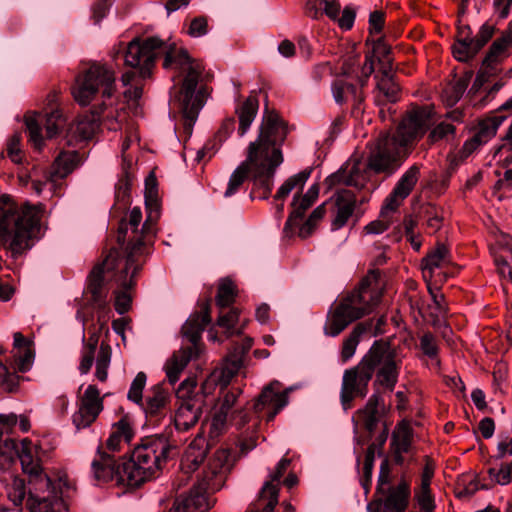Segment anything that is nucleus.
Masks as SVG:
<instances>
[{"instance_id":"obj_1","label":"nucleus","mask_w":512,"mask_h":512,"mask_svg":"<svg viewBox=\"0 0 512 512\" xmlns=\"http://www.w3.org/2000/svg\"><path fill=\"white\" fill-rule=\"evenodd\" d=\"M162 53L165 69H175L184 74L181 87L171 103L182 114L185 129L189 131L205 105L207 94L203 86L198 87L204 68L199 61L190 57L186 49L178 48L175 43L165 42L159 37H148L143 41L133 39L127 45L124 55L125 65L132 70L123 73L121 82L127 86L136 78H149L156 58Z\"/></svg>"},{"instance_id":"obj_2","label":"nucleus","mask_w":512,"mask_h":512,"mask_svg":"<svg viewBox=\"0 0 512 512\" xmlns=\"http://www.w3.org/2000/svg\"><path fill=\"white\" fill-rule=\"evenodd\" d=\"M172 448L165 435L147 436L133 448L128 460L118 464L102 447H99L91 463L93 478L98 483L115 481L117 485L140 486L157 476L169 458Z\"/></svg>"},{"instance_id":"obj_3","label":"nucleus","mask_w":512,"mask_h":512,"mask_svg":"<svg viewBox=\"0 0 512 512\" xmlns=\"http://www.w3.org/2000/svg\"><path fill=\"white\" fill-rule=\"evenodd\" d=\"M429 106L412 109L402 120L395 134L380 136L371 149L366 168L376 174L392 175L407 156V146L421 137L432 124Z\"/></svg>"},{"instance_id":"obj_4","label":"nucleus","mask_w":512,"mask_h":512,"mask_svg":"<svg viewBox=\"0 0 512 512\" xmlns=\"http://www.w3.org/2000/svg\"><path fill=\"white\" fill-rule=\"evenodd\" d=\"M378 270H371L361 280L357 289L352 291L328 314L324 333L330 337L338 336L352 322L369 314L380 301Z\"/></svg>"},{"instance_id":"obj_5","label":"nucleus","mask_w":512,"mask_h":512,"mask_svg":"<svg viewBox=\"0 0 512 512\" xmlns=\"http://www.w3.org/2000/svg\"><path fill=\"white\" fill-rule=\"evenodd\" d=\"M286 127L284 122L275 112H266L259 128L257 138L250 142L247 147L246 159L241 162L230 175L224 197L229 198L236 194L249 172L253 180L256 172L263 169V161L267 160V151L270 142H284L286 138Z\"/></svg>"},{"instance_id":"obj_6","label":"nucleus","mask_w":512,"mask_h":512,"mask_svg":"<svg viewBox=\"0 0 512 512\" xmlns=\"http://www.w3.org/2000/svg\"><path fill=\"white\" fill-rule=\"evenodd\" d=\"M41 206L25 205L18 209L13 204L0 206V238L13 256L32 247V239L40 230Z\"/></svg>"},{"instance_id":"obj_7","label":"nucleus","mask_w":512,"mask_h":512,"mask_svg":"<svg viewBox=\"0 0 512 512\" xmlns=\"http://www.w3.org/2000/svg\"><path fill=\"white\" fill-rule=\"evenodd\" d=\"M140 243L136 244L127 256H122L120 250L114 248L101 264L96 265L88 277L87 290L92 301L99 307L105 306L107 290L104 287V274L112 273V279L123 288L133 285V276L140 270L141 264L135 263V256L140 251Z\"/></svg>"},{"instance_id":"obj_8","label":"nucleus","mask_w":512,"mask_h":512,"mask_svg":"<svg viewBox=\"0 0 512 512\" xmlns=\"http://www.w3.org/2000/svg\"><path fill=\"white\" fill-rule=\"evenodd\" d=\"M230 453L217 450L204 472L203 479L194 485L188 493L180 495L190 512H206L215 504L212 493L219 491L225 484L230 471Z\"/></svg>"},{"instance_id":"obj_9","label":"nucleus","mask_w":512,"mask_h":512,"mask_svg":"<svg viewBox=\"0 0 512 512\" xmlns=\"http://www.w3.org/2000/svg\"><path fill=\"white\" fill-rule=\"evenodd\" d=\"M115 92V71L100 62H93L78 75L72 90L75 101L81 106L89 105L97 95L103 100L110 99Z\"/></svg>"},{"instance_id":"obj_10","label":"nucleus","mask_w":512,"mask_h":512,"mask_svg":"<svg viewBox=\"0 0 512 512\" xmlns=\"http://www.w3.org/2000/svg\"><path fill=\"white\" fill-rule=\"evenodd\" d=\"M364 357L371 367V378L375 374L374 388L379 386L392 392L398 381L400 369L394 349L387 342L375 341Z\"/></svg>"},{"instance_id":"obj_11","label":"nucleus","mask_w":512,"mask_h":512,"mask_svg":"<svg viewBox=\"0 0 512 512\" xmlns=\"http://www.w3.org/2000/svg\"><path fill=\"white\" fill-rule=\"evenodd\" d=\"M365 357L360 362L343 372L340 389V403L347 411L352 408L356 398H365L368 394L371 378V367L366 363Z\"/></svg>"},{"instance_id":"obj_12","label":"nucleus","mask_w":512,"mask_h":512,"mask_svg":"<svg viewBox=\"0 0 512 512\" xmlns=\"http://www.w3.org/2000/svg\"><path fill=\"white\" fill-rule=\"evenodd\" d=\"M283 142H270L267 153V160L263 161V169L256 172L254 179V189L250 197L266 200L269 198L272 188L273 179L277 167L283 162V156L280 146Z\"/></svg>"},{"instance_id":"obj_13","label":"nucleus","mask_w":512,"mask_h":512,"mask_svg":"<svg viewBox=\"0 0 512 512\" xmlns=\"http://www.w3.org/2000/svg\"><path fill=\"white\" fill-rule=\"evenodd\" d=\"M142 220V212L139 207H134L130 210L128 223L124 220L120 222L117 242L122 247L128 236L129 242L124 251H120L122 256H127L132 247L140 243L141 249L135 256V263H139V257L143 255L144 251V238L147 235L154 234V229L145 231L143 228L139 231L138 226Z\"/></svg>"},{"instance_id":"obj_14","label":"nucleus","mask_w":512,"mask_h":512,"mask_svg":"<svg viewBox=\"0 0 512 512\" xmlns=\"http://www.w3.org/2000/svg\"><path fill=\"white\" fill-rule=\"evenodd\" d=\"M379 495L377 500L368 504L369 512H379L380 509L383 512H405L411 496L410 484L405 479H401L396 486L388 487L384 490V494Z\"/></svg>"},{"instance_id":"obj_15","label":"nucleus","mask_w":512,"mask_h":512,"mask_svg":"<svg viewBox=\"0 0 512 512\" xmlns=\"http://www.w3.org/2000/svg\"><path fill=\"white\" fill-rule=\"evenodd\" d=\"M21 462L22 469L25 473L36 477L34 481V494L45 495L48 491L55 489L49 477L40 475L41 466L39 459L35 457L32 442L25 438L20 443V448L16 453Z\"/></svg>"},{"instance_id":"obj_16","label":"nucleus","mask_w":512,"mask_h":512,"mask_svg":"<svg viewBox=\"0 0 512 512\" xmlns=\"http://www.w3.org/2000/svg\"><path fill=\"white\" fill-rule=\"evenodd\" d=\"M103 410V402L99 390L89 385L81 400L78 410L73 414L72 421L77 430L89 427Z\"/></svg>"},{"instance_id":"obj_17","label":"nucleus","mask_w":512,"mask_h":512,"mask_svg":"<svg viewBox=\"0 0 512 512\" xmlns=\"http://www.w3.org/2000/svg\"><path fill=\"white\" fill-rule=\"evenodd\" d=\"M171 394L163 383L153 385L140 405L149 419L158 421L170 410Z\"/></svg>"},{"instance_id":"obj_18","label":"nucleus","mask_w":512,"mask_h":512,"mask_svg":"<svg viewBox=\"0 0 512 512\" xmlns=\"http://www.w3.org/2000/svg\"><path fill=\"white\" fill-rule=\"evenodd\" d=\"M419 174V167L413 165L401 176L392 192L385 199L382 207L383 216L387 211H395L401 202L409 196L419 179Z\"/></svg>"},{"instance_id":"obj_19","label":"nucleus","mask_w":512,"mask_h":512,"mask_svg":"<svg viewBox=\"0 0 512 512\" xmlns=\"http://www.w3.org/2000/svg\"><path fill=\"white\" fill-rule=\"evenodd\" d=\"M390 70L391 67L384 69L380 75L375 76L376 87L373 91V98L375 104L379 107L394 104L401 97L399 84L395 81Z\"/></svg>"},{"instance_id":"obj_20","label":"nucleus","mask_w":512,"mask_h":512,"mask_svg":"<svg viewBox=\"0 0 512 512\" xmlns=\"http://www.w3.org/2000/svg\"><path fill=\"white\" fill-rule=\"evenodd\" d=\"M384 413V400L379 391L376 390L368 398L365 406L357 410L356 417L362 426L372 434L378 425L382 423Z\"/></svg>"},{"instance_id":"obj_21","label":"nucleus","mask_w":512,"mask_h":512,"mask_svg":"<svg viewBox=\"0 0 512 512\" xmlns=\"http://www.w3.org/2000/svg\"><path fill=\"white\" fill-rule=\"evenodd\" d=\"M278 382L270 383L265 386L254 403L253 409L256 413H260L268 409L267 421H271L288 403L286 392H276L274 385Z\"/></svg>"},{"instance_id":"obj_22","label":"nucleus","mask_w":512,"mask_h":512,"mask_svg":"<svg viewBox=\"0 0 512 512\" xmlns=\"http://www.w3.org/2000/svg\"><path fill=\"white\" fill-rule=\"evenodd\" d=\"M105 108L106 104L103 101L100 107L94 109L90 115H84L71 124L68 128L67 134L75 141H86L92 139L99 129L101 115Z\"/></svg>"},{"instance_id":"obj_23","label":"nucleus","mask_w":512,"mask_h":512,"mask_svg":"<svg viewBox=\"0 0 512 512\" xmlns=\"http://www.w3.org/2000/svg\"><path fill=\"white\" fill-rule=\"evenodd\" d=\"M204 407V398L196 397L180 402L175 413L174 423L179 431H188L200 420Z\"/></svg>"},{"instance_id":"obj_24","label":"nucleus","mask_w":512,"mask_h":512,"mask_svg":"<svg viewBox=\"0 0 512 512\" xmlns=\"http://www.w3.org/2000/svg\"><path fill=\"white\" fill-rule=\"evenodd\" d=\"M135 435V429L133 424L127 417H122L120 420L115 422L111 427V433L106 440L105 445H99L103 450L113 456V453L119 452L122 449L123 443L129 444Z\"/></svg>"},{"instance_id":"obj_25","label":"nucleus","mask_w":512,"mask_h":512,"mask_svg":"<svg viewBox=\"0 0 512 512\" xmlns=\"http://www.w3.org/2000/svg\"><path fill=\"white\" fill-rule=\"evenodd\" d=\"M356 207L355 194L347 189L339 190L335 195V215L331 226L333 230L344 227L353 215Z\"/></svg>"},{"instance_id":"obj_26","label":"nucleus","mask_w":512,"mask_h":512,"mask_svg":"<svg viewBox=\"0 0 512 512\" xmlns=\"http://www.w3.org/2000/svg\"><path fill=\"white\" fill-rule=\"evenodd\" d=\"M331 91L334 101L342 105L347 102H352L354 110L361 111V104L365 96L361 88L347 82L343 79H336L331 85Z\"/></svg>"},{"instance_id":"obj_27","label":"nucleus","mask_w":512,"mask_h":512,"mask_svg":"<svg viewBox=\"0 0 512 512\" xmlns=\"http://www.w3.org/2000/svg\"><path fill=\"white\" fill-rule=\"evenodd\" d=\"M319 195V186L318 184H313L309 187L307 192L299 198L298 195H294L293 197V206L294 209L290 213L286 223H285V232L288 234L290 230H292L293 225H298L301 220H303L304 214L308 208L312 206L315 200Z\"/></svg>"},{"instance_id":"obj_28","label":"nucleus","mask_w":512,"mask_h":512,"mask_svg":"<svg viewBox=\"0 0 512 512\" xmlns=\"http://www.w3.org/2000/svg\"><path fill=\"white\" fill-rule=\"evenodd\" d=\"M32 512H66L67 506L64 500L58 495L56 489L48 491L45 495L29 492L27 500Z\"/></svg>"},{"instance_id":"obj_29","label":"nucleus","mask_w":512,"mask_h":512,"mask_svg":"<svg viewBox=\"0 0 512 512\" xmlns=\"http://www.w3.org/2000/svg\"><path fill=\"white\" fill-rule=\"evenodd\" d=\"M252 346V339L247 338L241 345H237L234 351L226 358V362L221 369L219 382L221 386H227L231 378L237 374L243 363L244 355Z\"/></svg>"},{"instance_id":"obj_30","label":"nucleus","mask_w":512,"mask_h":512,"mask_svg":"<svg viewBox=\"0 0 512 512\" xmlns=\"http://www.w3.org/2000/svg\"><path fill=\"white\" fill-rule=\"evenodd\" d=\"M248 421L249 416L245 409H240L231 415L217 409L211 421L210 434L214 437L220 435L229 424L241 429Z\"/></svg>"},{"instance_id":"obj_31","label":"nucleus","mask_w":512,"mask_h":512,"mask_svg":"<svg viewBox=\"0 0 512 512\" xmlns=\"http://www.w3.org/2000/svg\"><path fill=\"white\" fill-rule=\"evenodd\" d=\"M211 322L208 304L204 307L202 315L191 316L183 325L182 333L192 344L189 348H193V352L197 353V343L201 338V334L205 327Z\"/></svg>"},{"instance_id":"obj_32","label":"nucleus","mask_w":512,"mask_h":512,"mask_svg":"<svg viewBox=\"0 0 512 512\" xmlns=\"http://www.w3.org/2000/svg\"><path fill=\"white\" fill-rule=\"evenodd\" d=\"M452 263L449 249L443 243H438L421 263L424 277L431 278L436 269L445 267Z\"/></svg>"},{"instance_id":"obj_33","label":"nucleus","mask_w":512,"mask_h":512,"mask_svg":"<svg viewBox=\"0 0 512 512\" xmlns=\"http://www.w3.org/2000/svg\"><path fill=\"white\" fill-rule=\"evenodd\" d=\"M196 353L193 348H182L174 353L171 359L166 363V375L170 384H175L182 371L186 368L190 360Z\"/></svg>"},{"instance_id":"obj_34","label":"nucleus","mask_w":512,"mask_h":512,"mask_svg":"<svg viewBox=\"0 0 512 512\" xmlns=\"http://www.w3.org/2000/svg\"><path fill=\"white\" fill-rule=\"evenodd\" d=\"M259 108L258 99L255 96H249L237 109L236 114L239 120L238 133L242 137L249 130L253 123Z\"/></svg>"},{"instance_id":"obj_35","label":"nucleus","mask_w":512,"mask_h":512,"mask_svg":"<svg viewBox=\"0 0 512 512\" xmlns=\"http://www.w3.org/2000/svg\"><path fill=\"white\" fill-rule=\"evenodd\" d=\"M333 178L346 186L362 189L368 180V174L366 169L360 167L359 163H354L350 168L339 171Z\"/></svg>"},{"instance_id":"obj_36","label":"nucleus","mask_w":512,"mask_h":512,"mask_svg":"<svg viewBox=\"0 0 512 512\" xmlns=\"http://www.w3.org/2000/svg\"><path fill=\"white\" fill-rule=\"evenodd\" d=\"M206 457V447L197 440H194L186 449L181 461V468L184 473L195 471Z\"/></svg>"},{"instance_id":"obj_37","label":"nucleus","mask_w":512,"mask_h":512,"mask_svg":"<svg viewBox=\"0 0 512 512\" xmlns=\"http://www.w3.org/2000/svg\"><path fill=\"white\" fill-rule=\"evenodd\" d=\"M512 44V29L505 31L501 37L497 38L484 58L482 64L486 67H492L499 61L506 49Z\"/></svg>"},{"instance_id":"obj_38","label":"nucleus","mask_w":512,"mask_h":512,"mask_svg":"<svg viewBox=\"0 0 512 512\" xmlns=\"http://www.w3.org/2000/svg\"><path fill=\"white\" fill-rule=\"evenodd\" d=\"M471 77L472 74L467 73L456 79L443 91L442 98L447 106L453 107L462 98L470 83Z\"/></svg>"},{"instance_id":"obj_39","label":"nucleus","mask_w":512,"mask_h":512,"mask_svg":"<svg viewBox=\"0 0 512 512\" xmlns=\"http://www.w3.org/2000/svg\"><path fill=\"white\" fill-rule=\"evenodd\" d=\"M505 116L494 115L479 122L474 136L484 145L488 143L495 135L500 125L505 120Z\"/></svg>"},{"instance_id":"obj_40","label":"nucleus","mask_w":512,"mask_h":512,"mask_svg":"<svg viewBox=\"0 0 512 512\" xmlns=\"http://www.w3.org/2000/svg\"><path fill=\"white\" fill-rule=\"evenodd\" d=\"M311 169H305L291 177H289L277 190L275 200H284L292 192L293 189L302 188L309 179Z\"/></svg>"},{"instance_id":"obj_41","label":"nucleus","mask_w":512,"mask_h":512,"mask_svg":"<svg viewBox=\"0 0 512 512\" xmlns=\"http://www.w3.org/2000/svg\"><path fill=\"white\" fill-rule=\"evenodd\" d=\"M367 331V328L364 324L360 323L357 324L349 336L344 339L342 350H341V359L343 362H347L350 360L355 352L356 348L360 342V337L362 334H364Z\"/></svg>"},{"instance_id":"obj_42","label":"nucleus","mask_w":512,"mask_h":512,"mask_svg":"<svg viewBox=\"0 0 512 512\" xmlns=\"http://www.w3.org/2000/svg\"><path fill=\"white\" fill-rule=\"evenodd\" d=\"M412 431L410 426L402 422L398 425L392 437V448L394 452H408L411 446Z\"/></svg>"},{"instance_id":"obj_43","label":"nucleus","mask_w":512,"mask_h":512,"mask_svg":"<svg viewBox=\"0 0 512 512\" xmlns=\"http://www.w3.org/2000/svg\"><path fill=\"white\" fill-rule=\"evenodd\" d=\"M77 155L73 152H62L55 159L52 169L58 178H64L73 171L76 165Z\"/></svg>"},{"instance_id":"obj_44","label":"nucleus","mask_w":512,"mask_h":512,"mask_svg":"<svg viewBox=\"0 0 512 512\" xmlns=\"http://www.w3.org/2000/svg\"><path fill=\"white\" fill-rule=\"evenodd\" d=\"M66 118L58 109H53L45 115V130L48 138L57 136L66 126Z\"/></svg>"},{"instance_id":"obj_45","label":"nucleus","mask_w":512,"mask_h":512,"mask_svg":"<svg viewBox=\"0 0 512 512\" xmlns=\"http://www.w3.org/2000/svg\"><path fill=\"white\" fill-rule=\"evenodd\" d=\"M236 297V286L230 279H222L218 286L216 303L225 308L233 304Z\"/></svg>"},{"instance_id":"obj_46","label":"nucleus","mask_w":512,"mask_h":512,"mask_svg":"<svg viewBox=\"0 0 512 512\" xmlns=\"http://www.w3.org/2000/svg\"><path fill=\"white\" fill-rule=\"evenodd\" d=\"M111 362V347L107 344L102 343L96 359V378L105 382L108 377V368Z\"/></svg>"},{"instance_id":"obj_47","label":"nucleus","mask_w":512,"mask_h":512,"mask_svg":"<svg viewBox=\"0 0 512 512\" xmlns=\"http://www.w3.org/2000/svg\"><path fill=\"white\" fill-rule=\"evenodd\" d=\"M420 349L425 356L430 358L435 362L436 367H440V359L438 358L439 354V345L437 338L430 332L424 333L420 337Z\"/></svg>"},{"instance_id":"obj_48","label":"nucleus","mask_w":512,"mask_h":512,"mask_svg":"<svg viewBox=\"0 0 512 512\" xmlns=\"http://www.w3.org/2000/svg\"><path fill=\"white\" fill-rule=\"evenodd\" d=\"M147 376L144 372H139L133 379L128 390L127 398L131 402L141 405L143 402V390L146 386Z\"/></svg>"},{"instance_id":"obj_49","label":"nucleus","mask_w":512,"mask_h":512,"mask_svg":"<svg viewBox=\"0 0 512 512\" xmlns=\"http://www.w3.org/2000/svg\"><path fill=\"white\" fill-rule=\"evenodd\" d=\"M145 205L147 217L143 224V229L149 231L154 229L155 224L160 218V203L158 197L148 198L145 197Z\"/></svg>"},{"instance_id":"obj_50","label":"nucleus","mask_w":512,"mask_h":512,"mask_svg":"<svg viewBox=\"0 0 512 512\" xmlns=\"http://www.w3.org/2000/svg\"><path fill=\"white\" fill-rule=\"evenodd\" d=\"M414 498L422 512H432L435 509L434 497L430 486H419L415 490Z\"/></svg>"},{"instance_id":"obj_51","label":"nucleus","mask_w":512,"mask_h":512,"mask_svg":"<svg viewBox=\"0 0 512 512\" xmlns=\"http://www.w3.org/2000/svg\"><path fill=\"white\" fill-rule=\"evenodd\" d=\"M135 278V275L133 276ZM135 285V279H133V285L131 287L123 288L120 284H117V289L115 290V310L119 314H125L131 306V296L128 293L130 289H132Z\"/></svg>"},{"instance_id":"obj_52","label":"nucleus","mask_w":512,"mask_h":512,"mask_svg":"<svg viewBox=\"0 0 512 512\" xmlns=\"http://www.w3.org/2000/svg\"><path fill=\"white\" fill-rule=\"evenodd\" d=\"M473 44V42L457 40L452 47L455 59L461 62H467L472 59L479 52Z\"/></svg>"},{"instance_id":"obj_53","label":"nucleus","mask_w":512,"mask_h":512,"mask_svg":"<svg viewBox=\"0 0 512 512\" xmlns=\"http://www.w3.org/2000/svg\"><path fill=\"white\" fill-rule=\"evenodd\" d=\"M19 385V376L10 373L6 366L0 362V388L8 393L17 391Z\"/></svg>"},{"instance_id":"obj_54","label":"nucleus","mask_w":512,"mask_h":512,"mask_svg":"<svg viewBox=\"0 0 512 512\" xmlns=\"http://www.w3.org/2000/svg\"><path fill=\"white\" fill-rule=\"evenodd\" d=\"M197 386V381L194 377H188L184 381H182L176 390L177 398L183 402L188 399H194L196 397H203L198 393H194L195 388Z\"/></svg>"},{"instance_id":"obj_55","label":"nucleus","mask_w":512,"mask_h":512,"mask_svg":"<svg viewBox=\"0 0 512 512\" xmlns=\"http://www.w3.org/2000/svg\"><path fill=\"white\" fill-rule=\"evenodd\" d=\"M240 393V389H232L227 391L220 402L218 410L231 415L235 414V412L239 411L240 409H244L243 407L234 409Z\"/></svg>"},{"instance_id":"obj_56","label":"nucleus","mask_w":512,"mask_h":512,"mask_svg":"<svg viewBox=\"0 0 512 512\" xmlns=\"http://www.w3.org/2000/svg\"><path fill=\"white\" fill-rule=\"evenodd\" d=\"M25 122L29 134V140L36 149H41L43 145V138L41 136V127L38 121L34 117H27Z\"/></svg>"},{"instance_id":"obj_57","label":"nucleus","mask_w":512,"mask_h":512,"mask_svg":"<svg viewBox=\"0 0 512 512\" xmlns=\"http://www.w3.org/2000/svg\"><path fill=\"white\" fill-rule=\"evenodd\" d=\"M20 140L21 137L19 134H14L7 143V156L11 159V161L15 164H20L22 162V150L20 148Z\"/></svg>"},{"instance_id":"obj_58","label":"nucleus","mask_w":512,"mask_h":512,"mask_svg":"<svg viewBox=\"0 0 512 512\" xmlns=\"http://www.w3.org/2000/svg\"><path fill=\"white\" fill-rule=\"evenodd\" d=\"M208 32V21L204 16H198L191 20L188 28V35L193 38H198L206 35Z\"/></svg>"},{"instance_id":"obj_59","label":"nucleus","mask_w":512,"mask_h":512,"mask_svg":"<svg viewBox=\"0 0 512 512\" xmlns=\"http://www.w3.org/2000/svg\"><path fill=\"white\" fill-rule=\"evenodd\" d=\"M8 498L15 506H21L25 498V486L22 480H14L8 487Z\"/></svg>"},{"instance_id":"obj_60","label":"nucleus","mask_w":512,"mask_h":512,"mask_svg":"<svg viewBox=\"0 0 512 512\" xmlns=\"http://www.w3.org/2000/svg\"><path fill=\"white\" fill-rule=\"evenodd\" d=\"M14 356L16 358V365L19 371L27 372L30 370L34 360V353L31 347L25 348L21 352H15Z\"/></svg>"},{"instance_id":"obj_61","label":"nucleus","mask_w":512,"mask_h":512,"mask_svg":"<svg viewBox=\"0 0 512 512\" xmlns=\"http://www.w3.org/2000/svg\"><path fill=\"white\" fill-rule=\"evenodd\" d=\"M491 478L500 485H507L511 482L512 478V465H502L499 470L490 468L488 471Z\"/></svg>"},{"instance_id":"obj_62","label":"nucleus","mask_w":512,"mask_h":512,"mask_svg":"<svg viewBox=\"0 0 512 512\" xmlns=\"http://www.w3.org/2000/svg\"><path fill=\"white\" fill-rule=\"evenodd\" d=\"M316 228V225L309 220H306L302 223V220L298 225H293L292 230L288 232V234L284 231L286 237H292L297 234L301 239H306L312 235Z\"/></svg>"},{"instance_id":"obj_63","label":"nucleus","mask_w":512,"mask_h":512,"mask_svg":"<svg viewBox=\"0 0 512 512\" xmlns=\"http://www.w3.org/2000/svg\"><path fill=\"white\" fill-rule=\"evenodd\" d=\"M238 311L236 309L230 310L228 313L220 315L218 318V325L222 328H225L227 330L228 336H231L234 334V327L236 323L238 322Z\"/></svg>"},{"instance_id":"obj_64","label":"nucleus","mask_w":512,"mask_h":512,"mask_svg":"<svg viewBox=\"0 0 512 512\" xmlns=\"http://www.w3.org/2000/svg\"><path fill=\"white\" fill-rule=\"evenodd\" d=\"M494 32V26L488 23H485L480 27L479 32L477 33L473 41V45H475L478 51H480L481 48L493 37Z\"/></svg>"}]
</instances>
